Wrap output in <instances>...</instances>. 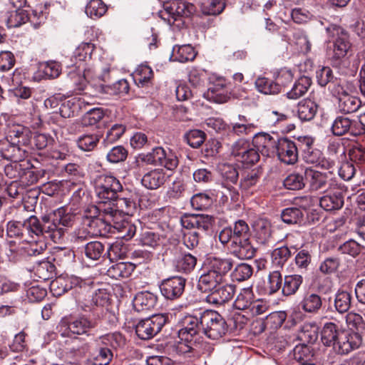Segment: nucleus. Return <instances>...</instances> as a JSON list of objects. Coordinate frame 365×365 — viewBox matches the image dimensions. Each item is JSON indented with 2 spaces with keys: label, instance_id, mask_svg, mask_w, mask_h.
Here are the masks:
<instances>
[{
  "label": "nucleus",
  "instance_id": "nucleus-51",
  "mask_svg": "<svg viewBox=\"0 0 365 365\" xmlns=\"http://www.w3.org/2000/svg\"><path fill=\"white\" fill-rule=\"evenodd\" d=\"M283 277L279 270L271 272L267 277V282L264 287V294L272 295L282 291Z\"/></svg>",
  "mask_w": 365,
  "mask_h": 365
},
{
  "label": "nucleus",
  "instance_id": "nucleus-9",
  "mask_svg": "<svg viewBox=\"0 0 365 365\" xmlns=\"http://www.w3.org/2000/svg\"><path fill=\"white\" fill-rule=\"evenodd\" d=\"M202 326V334L212 340L222 338L231 329L224 317L217 312L211 309H205Z\"/></svg>",
  "mask_w": 365,
  "mask_h": 365
},
{
  "label": "nucleus",
  "instance_id": "nucleus-48",
  "mask_svg": "<svg viewBox=\"0 0 365 365\" xmlns=\"http://www.w3.org/2000/svg\"><path fill=\"white\" fill-rule=\"evenodd\" d=\"M97 347L93 353V365H108L113 359V354L110 348L101 345V341L96 340Z\"/></svg>",
  "mask_w": 365,
  "mask_h": 365
},
{
  "label": "nucleus",
  "instance_id": "nucleus-31",
  "mask_svg": "<svg viewBox=\"0 0 365 365\" xmlns=\"http://www.w3.org/2000/svg\"><path fill=\"white\" fill-rule=\"evenodd\" d=\"M157 302L158 297L147 291L138 293L134 297L133 304L135 310L140 312L152 309Z\"/></svg>",
  "mask_w": 365,
  "mask_h": 365
},
{
  "label": "nucleus",
  "instance_id": "nucleus-38",
  "mask_svg": "<svg viewBox=\"0 0 365 365\" xmlns=\"http://www.w3.org/2000/svg\"><path fill=\"white\" fill-rule=\"evenodd\" d=\"M197 257L190 253H183L178 259L173 260L175 269L181 273L190 274L197 264Z\"/></svg>",
  "mask_w": 365,
  "mask_h": 365
},
{
  "label": "nucleus",
  "instance_id": "nucleus-33",
  "mask_svg": "<svg viewBox=\"0 0 365 365\" xmlns=\"http://www.w3.org/2000/svg\"><path fill=\"white\" fill-rule=\"evenodd\" d=\"M135 267V264L132 262H118L108 269L107 275L115 279L128 278L133 272Z\"/></svg>",
  "mask_w": 365,
  "mask_h": 365
},
{
  "label": "nucleus",
  "instance_id": "nucleus-42",
  "mask_svg": "<svg viewBox=\"0 0 365 365\" xmlns=\"http://www.w3.org/2000/svg\"><path fill=\"white\" fill-rule=\"evenodd\" d=\"M312 83L311 78L302 76L294 83L292 89L287 93L289 99L297 100L303 96Z\"/></svg>",
  "mask_w": 365,
  "mask_h": 365
},
{
  "label": "nucleus",
  "instance_id": "nucleus-59",
  "mask_svg": "<svg viewBox=\"0 0 365 365\" xmlns=\"http://www.w3.org/2000/svg\"><path fill=\"white\" fill-rule=\"evenodd\" d=\"M213 203L212 197L206 192H199L194 195L190 199V204L196 210H205Z\"/></svg>",
  "mask_w": 365,
  "mask_h": 365
},
{
  "label": "nucleus",
  "instance_id": "nucleus-61",
  "mask_svg": "<svg viewBox=\"0 0 365 365\" xmlns=\"http://www.w3.org/2000/svg\"><path fill=\"white\" fill-rule=\"evenodd\" d=\"M85 11L91 19L100 18L107 11V6L102 0H91L87 4Z\"/></svg>",
  "mask_w": 365,
  "mask_h": 365
},
{
  "label": "nucleus",
  "instance_id": "nucleus-10",
  "mask_svg": "<svg viewBox=\"0 0 365 365\" xmlns=\"http://www.w3.org/2000/svg\"><path fill=\"white\" fill-rule=\"evenodd\" d=\"M93 284V282L90 279H83L76 276L59 277L51 282L50 289L53 295L61 296L71 289L88 292Z\"/></svg>",
  "mask_w": 365,
  "mask_h": 365
},
{
  "label": "nucleus",
  "instance_id": "nucleus-47",
  "mask_svg": "<svg viewBox=\"0 0 365 365\" xmlns=\"http://www.w3.org/2000/svg\"><path fill=\"white\" fill-rule=\"evenodd\" d=\"M292 250L297 251V245L282 246L274 249L272 252V263L278 267H283L288 259L292 257Z\"/></svg>",
  "mask_w": 365,
  "mask_h": 365
},
{
  "label": "nucleus",
  "instance_id": "nucleus-32",
  "mask_svg": "<svg viewBox=\"0 0 365 365\" xmlns=\"http://www.w3.org/2000/svg\"><path fill=\"white\" fill-rule=\"evenodd\" d=\"M166 180L165 173L163 169H154L145 173L141 179L142 185L147 189L156 190Z\"/></svg>",
  "mask_w": 365,
  "mask_h": 365
},
{
  "label": "nucleus",
  "instance_id": "nucleus-43",
  "mask_svg": "<svg viewBox=\"0 0 365 365\" xmlns=\"http://www.w3.org/2000/svg\"><path fill=\"white\" fill-rule=\"evenodd\" d=\"M112 224V221L107 222L106 220L99 217L86 222L84 225L87 227L86 228L88 229L91 234L94 237L105 235L108 232H114V231H111Z\"/></svg>",
  "mask_w": 365,
  "mask_h": 365
},
{
  "label": "nucleus",
  "instance_id": "nucleus-12",
  "mask_svg": "<svg viewBox=\"0 0 365 365\" xmlns=\"http://www.w3.org/2000/svg\"><path fill=\"white\" fill-rule=\"evenodd\" d=\"M168 317L165 314H154L151 317L141 319L135 326L138 337L142 340H149L157 335L168 322Z\"/></svg>",
  "mask_w": 365,
  "mask_h": 365
},
{
  "label": "nucleus",
  "instance_id": "nucleus-64",
  "mask_svg": "<svg viewBox=\"0 0 365 365\" xmlns=\"http://www.w3.org/2000/svg\"><path fill=\"white\" fill-rule=\"evenodd\" d=\"M115 201L116 206L120 209L123 213L127 215H133L136 211L137 207L135 200L127 197L124 192L120 193Z\"/></svg>",
  "mask_w": 365,
  "mask_h": 365
},
{
  "label": "nucleus",
  "instance_id": "nucleus-55",
  "mask_svg": "<svg viewBox=\"0 0 365 365\" xmlns=\"http://www.w3.org/2000/svg\"><path fill=\"white\" fill-rule=\"evenodd\" d=\"M225 6V0H207L201 4L200 9L205 15L217 16L224 11Z\"/></svg>",
  "mask_w": 365,
  "mask_h": 365
},
{
  "label": "nucleus",
  "instance_id": "nucleus-14",
  "mask_svg": "<svg viewBox=\"0 0 365 365\" xmlns=\"http://www.w3.org/2000/svg\"><path fill=\"white\" fill-rule=\"evenodd\" d=\"M203 96L209 101L224 103L230 99L231 92L227 87L225 79L217 78L210 82L207 90Z\"/></svg>",
  "mask_w": 365,
  "mask_h": 365
},
{
  "label": "nucleus",
  "instance_id": "nucleus-62",
  "mask_svg": "<svg viewBox=\"0 0 365 365\" xmlns=\"http://www.w3.org/2000/svg\"><path fill=\"white\" fill-rule=\"evenodd\" d=\"M351 295L346 291H339L335 296L334 307L336 310L344 314L348 312L351 307Z\"/></svg>",
  "mask_w": 365,
  "mask_h": 365
},
{
  "label": "nucleus",
  "instance_id": "nucleus-49",
  "mask_svg": "<svg viewBox=\"0 0 365 365\" xmlns=\"http://www.w3.org/2000/svg\"><path fill=\"white\" fill-rule=\"evenodd\" d=\"M106 246L99 241H90L84 245L86 257L92 260H99L106 257Z\"/></svg>",
  "mask_w": 365,
  "mask_h": 365
},
{
  "label": "nucleus",
  "instance_id": "nucleus-53",
  "mask_svg": "<svg viewBox=\"0 0 365 365\" xmlns=\"http://www.w3.org/2000/svg\"><path fill=\"white\" fill-rule=\"evenodd\" d=\"M346 322L351 327V331L359 333L361 336L365 334V314L362 316L356 312H349L346 317Z\"/></svg>",
  "mask_w": 365,
  "mask_h": 365
},
{
  "label": "nucleus",
  "instance_id": "nucleus-1",
  "mask_svg": "<svg viewBox=\"0 0 365 365\" xmlns=\"http://www.w3.org/2000/svg\"><path fill=\"white\" fill-rule=\"evenodd\" d=\"M251 232L243 220H236L232 225L223 227L218 233L220 242L230 253L241 260L251 259L257 250L250 241Z\"/></svg>",
  "mask_w": 365,
  "mask_h": 365
},
{
  "label": "nucleus",
  "instance_id": "nucleus-35",
  "mask_svg": "<svg viewBox=\"0 0 365 365\" xmlns=\"http://www.w3.org/2000/svg\"><path fill=\"white\" fill-rule=\"evenodd\" d=\"M101 138L100 132L85 133L77 138L76 144L81 150L91 152L96 149Z\"/></svg>",
  "mask_w": 365,
  "mask_h": 365
},
{
  "label": "nucleus",
  "instance_id": "nucleus-26",
  "mask_svg": "<svg viewBox=\"0 0 365 365\" xmlns=\"http://www.w3.org/2000/svg\"><path fill=\"white\" fill-rule=\"evenodd\" d=\"M331 130L335 136H342L347 133L353 136L359 135L356 120L344 115H339L335 118Z\"/></svg>",
  "mask_w": 365,
  "mask_h": 365
},
{
  "label": "nucleus",
  "instance_id": "nucleus-24",
  "mask_svg": "<svg viewBox=\"0 0 365 365\" xmlns=\"http://www.w3.org/2000/svg\"><path fill=\"white\" fill-rule=\"evenodd\" d=\"M32 135L29 128L19 125L9 130L6 140L12 145H19L27 150L31 143Z\"/></svg>",
  "mask_w": 365,
  "mask_h": 365
},
{
  "label": "nucleus",
  "instance_id": "nucleus-45",
  "mask_svg": "<svg viewBox=\"0 0 365 365\" xmlns=\"http://www.w3.org/2000/svg\"><path fill=\"white\" fill-rule=\"evenodd\" d=\"M256 90L264 95L279 94V86L276 83L274 78L269 79L264 76H259L255 81Z\"/></svg>",
  "mask_w": 365,
  "mask_h": 365
},
{
  "label": "nucleus",
  "instance_id": "nucleus-16",
  "mask_svg": "<svg viewBox=\"0 0 365 365\" xmlns=\"http://www.w3.org/2000/svg\"><path fill=\"white\" fill-rule=\"evenodd\" d=\"M296 146L295 142L287 138H277L274 152H276L281 162L287 165H293L298 160Z\"/></svg>",
  "mask_w": 365,
  "mask_h": 365
},
{
  "label": "nucleus",
  "instance_id": "nucleus-63",
  "mask_svg": "<svg viewBox=\"0 0 365 365\" xmlns=\"http://www.w3.org/2000/svg\"><path fill=\"white\" fill-rule=\"evenodd\" d=\"M206 133L198 129L190 130L184 135V140L193 148H198L205 141Z\"/></svg>",
  "mask_w": 365,
  "mask_h": 365
},
{
  "label": "nucleus",
  "instance_id": "nucleus-4",
  "mask_svg": "<svg viewBox=\"0 0 365 365\" xmlns=\"http://www.w3.org/2000/svg\"><path fill=\"white\" fill-rule=\"evenodd\" d=\"M43 237L49 239L54 243H59L63 238L67 229L75 222V215L66 212L63 207L45 214L40 217Z\"/></svg>",
  "mask_w": 365,
  "mask_h": 365
},
{
  "label": "nucleus",
  "instance_id": "nucleus-57",
  "mask_svg": "<svg viewBox=\"0 0 365 365\" xmlns=\"http://www.w3.org/2000/svg\"><path fill=\"white\" fill-rule=\"evenodd\" d=\"M165 237L158 233L146 231L141 234L140 242L144 245L153 248L160 247L163 245Z\"/></svg>",
  "mask_w": 365,
  "mask_h": 365
},
{
  "label": "nucleus",
  "instance_id": "nucleus-19",
  "mask_svg": "<svg viewBox=\"0 0 365 365\" xmlns=\"http://www.w3.org/2000/svg\"><path fill=\"white\" fill-rule=\"evenodd\" d=\"M235 286L231 284H220L211 292H207L206 301L211 304L222 305L233 297Z\"/></svg>",
  "mask_w": 365,
  "mask_h": 365
},
{
  "label": "nucleus",
  "instance_id": "nucleus-21",
  "mask_svg": "<svg viewBox=\"0 0 365 365\" xmlns=\"http://www.w3.org/2000/svg\"><path fill=\"white\" fill-rule=\"evenodd\" d=\"M346 148L340 140H330L327 147L329 159L322 164V168L329 169L336 164H339L346 160Z\"/></svg>",
  "mask_w": 365,
  "mask_h": 365
},
{
  "label": "nucleus",
  "instance_id": "nucleus-56",
  "mask_svg": "<svg viewBox=\"0 0 365 365\" xmlns=\"http://www.w3.org/2000/svg\"><path fill=\"white\" fill-rule=\"evenodd\" d=\"M195 222L197 223L195 229L197 230V231L200 232L201 235L202 234L208 235L213 228L215 218L209 215H195Z\"/></svg>",
  "mask_w": 365,
  "mask_h": 365
},
{
  "label": "nucleus",
  "instance_id": "nucleus-28",
  "mask_svg": "<svg viewBox=\"0 0 365 365\" xmlns=\"http://www.w3.org/2000/svg\"><path fill=\"white\" fill-rule=\"evenodd\" d=\"M155 165L165 167L169 170H175L178 165L177 156L171 151L167 153L162 147L153 149Z\"/></svg>",
  "mask_w": 365,
  "mask_h": 365
},
{
  "label": "nucleus",
  "instance_id": "nucleus-18",
  "mask_svg": "<svg viewBox=\"0 0 365 365\" xmlns=\"http://www.w3.org/2000/svg\"><path fill=\"white\" fill-rule=\"evenodd\" d=\"M110 294L106 289H99L92 295L91 299L88 303H83L81 305V309L84 312H91L93 316L100 319L103 314V307L108 305Z\"/></svg>",
  "mask_w": 365,
  "mask_h": 365
},
{
  "label": "nucleus",
  "instance_id": "nucleus-54",
  "mask_svg": "<svg viewBox=\"0 0 365 365\" xmlns=\"http://www.w3.org/2000/svg\"><path fill=\"white\" fill-rule=\"evenodd\" d=\"M282 220L287 225L300 224L303 221L302 210L297 207H290L284 209L281 213Z\"/></svg>",
  "mask_w": 365,
  "mask_h": 365
},
{
  "label": "nucleus",
  "instance_id": "nucleus-30",
  "mask_svg": "<svg viewBox=\"0 0 365 365\" xmlns=\"http://www.w3.org/2000/svg\"><path fill=\"white\" fill-rule=\"evenodd\" d=\"M201 274L197 284V288L202 293L211 292L220 284H222L224 279L215 275L211 272L205 271L204 267L202 268Z\"/></svg>",
  "mask_w": 365,
  "mask_h": 365
},
{
  "label": "nucleus",
  "instance_id": "nucleus-8",
  "mask_svg": "<svg viewBox=\"0 0 365 365\" xmlns=\"http://www.w3.org/2000/svg\"><path fill=\"white\" fill-rule=\"evenodd\" d=\"M96 192L100 203L113 202L125 191L120 181L113 175H101L96 180Z\"/></svg>",
  "mask_w": 365,
  "mask_h": 365
},
{
  "label": "nucleus",
  "instance_id": "nucleus-2",
  "mask_svg": "<svg viewBox=\"0 0 365 365\" xmlns=\"http://www.w3.org/2000/svg\"><path fill=\"white\" fill-rule=\"evenodd\" d=\"M205 315V310H200L185 317L182 327L178 331L180 339L176 346L178 354L187 358H198L201 356V344L199 339L203 331Z\"/></svg>",
  "mask_w": 365,
  "mask_h": 365
},
{
  "label": "nucleus",
  "instance_id": "nucleus-6",
  "mask_svg": "<svg viewBox=\"0 0 365 365\" xmlns=\"http://www.w3.org/2000/svg\"><path fill=\"white\" fill-rule=\"evenodd\" d=\"M195 11V6L182 0H174L164 6V10L159 12L160 17L169 25L181 28L185 24L184 18H188Z\"/></svg>",
  "mask_w": 365,
  "mask_h": 365
},
{
  "label": "nucleus",
  "instance_id": "nucleus-20",
  "mask_svg": "<svg viewBox=\"0 0 365 365\" xmlns=\"http://www.w3.org/2000/svg\"><path fill=\"white\" fill-rule=\"evenodd\" d=\"M234 261L231 258L209 257L203 264L205 271L211 272L224 279L225 275L232 269Z\"/></svg>",
  "mask_w": 365,
  "mask_h": 365
},
{
  "label": "nucleus",
  "instance_id": "nucleus-36",
  "mask_svg": "<svg viewBox=\"0 0 365 365\" xmlns=\"http://www.w3.org/2000/svg\"><path fill=\"white\" fill-rule=\"evenodd\" d=\"M319 327L316 322H306L300 328L297 338L303 343L314 344L318 339Z\"/></svg>",
  "mask_w": 365,
  "mask_h": 365
},
{
  "label": "nucleus",
  "instance_id": "nucleus-17",
  "mask_svg": "<svg viewBox=\"0 0 365 365\" xmlns=\"http://www.w3.org/2000/svg\"><path fill=\"white\" fill-rule=\"evenodd\" d=\"M352 45L349 36L341 31V35L338 36L334 42L333 54L330 58L331 64L335 67H339L344 58L352 54Z\"/></svg>",
  "mask_w": 365,
  "mask_h": 365
},
{
  "label": "nucleus",
  "instance_id": "nucleus-25",
  "mask_svg": "<svg viewBox=\"0 0 365 365\" xmlns=\"http://www.w3.org/2000/svg\"><path fill=\"white\" fill-rule=\"evenodd\" d=\"M106 214L112 217V228L115 230L118 233V237L125 239V240H130L136 232V226L127 220L116 221L115 220V215L118 210L113 208H108L104 210Z\"/></svg>",
  "mask_w": 365,
  "mask_h": 365
},
{
  "label": "nucleus",
  "instance_id": "nucleus-34",
  "mask_svg": "<svg viewBox=\"0 0 365 365\" xmlns=\"http://www.w3.org/2000/svg\"><path fill=\"white\" fill-rule=\"evenodd\" d=\"M318 110V105L310 99H304L298 103L297 116L302 122L314 119Z\"/></svg>",
  "mask_w": 365,
  "mask_h": 365
},
{
  "label": "nucleus",
  "instance_id": "nucleus-52",
  "mask_svg": "<svg viewBox=\"0 0 365 365\" xmlns=\"http://www.w3.org/2000/svg\"><path fill=\"white\" fill-rule=\"evenodd\" d=\"M255 299V294L251 287L241 289L234 302V307L238 310L250 309Z\"/></svg>",
  "mask_w": 365,
  "mask_h": 365
},
{
  "label": "nucleus",
  "instance_id": "nucleus-15",
  "mask_svg": "<svg viewBox=\"0 0 365 365\" xmlns=\"http://www.w3.org/2000/svg\"><path fill=\"white\" fill-rule=\"evenodd\" d=\"M362 344V336L359 333H354L343 329L334 346V351L340 355L347 354L358 349Z\"/></svg>",
  "mask_w": 365,
  "mask_h": 365
},
{
  "label": "nucleus",
  "instance_id": "nucleus-22",
  "mask_svg": "<svg viewBox=\"0 0 365 365\" xmlns=\"http://www.w3.org/2000/svg\"><path fill=\"white\" fill-rule=\"evenodd\" d=\"M325 195L319 199V205L327 211L339 210L344 205V195L341 185L338 182L335 189L324 192Z\"/></svg>",
  "mask_w": 365,
  "mask_h": 365
},
{
  "label": "nucleus",
  "instance_id": "nucleus-7",
  "mask_svg": "<svg viewBox=\"0 0 365 365\" xmlns=\"http://www.w3.org/2000/svg\"><path fill=\"white\" fill-rule=\"evenodd\" d=\"M6 232L9 237H18L25 241L27 235L43 237L40 218L35 215L26 218L23 222L10 220L7 223Z\"/></svg>",
  "mask_w": 365,
  "mask_h": 365
},
{
  "label": "nucleus",
  "instance_id": "nucleus-13",
  "mask_svg": "<svg viewBox=\"0 0 365 365\" xmlns=\"http://www.w3.org/2000/svg\"><path fill=\"white\" fill-rule=\"evenodd\" d=\"M186 279L175 276L161 281L159 288L161 294L168 300L179 299L185 291Z\"/></svg>",
  "mask_w": 365,
  "mask_h": 365
},
{
  "label": "nucleus",
  "instance_id": "nucleus-44",
  "mask_svg": "<svg viewBox=\"0 0 365 365\" xmlns=\"http://www.w3.org/2000/svg\"><path fill=\"white\" fill-rule=\"evenodd\" d=\"M338 106L339 110L345 114L352 113L359 110L361 106V102L359 98L345 93L338 99Z\"/></svg>",
  "mask_w": 365,
  "mask_h": 365
},
{
  "label": "nucleus",
  "instance_id": "nucleus-58",
  "mask_svg": "<svg viewBox=\"0 0 365 365\" xmlns=\"http://www.w3.org/2000/svg\"><path fill=\"white\" fill-rule=\"evenodd\" d=\"M294 257L295 265L300 271H307L312 264V255L311 250L306 248L298 249Z\"/></svg>",
  "mask_w": 365,
  "mask_h": 365
},
{
  "label": "nucleus",
  "instance_id": "nucleus-46",
  "mask_svg": "<svg viewBox=\"0 0 365 365\" xmlns=\"http://www.w3.org/2000/svg\"><path fill=\"white\" fill-rule=\"evenodd\" d=\"M305 169L301 172H294L289 174L283 181L284 187L290 190H299L305 187Z\"/></svg>",
  "mask_w": 365,
  "mask_h": 365
},
{
  "label": "nucleus",
  "instance_id": "nucleus-39",
  "mask_svg": "<svg viewBox=\"0 0 365 365\" xmlns=\"http://www.w3.org/2000/svg\"><path fill=\"white\" fill-rule=\"evenodd\" d=\"M28 150L9 143L1 150V156L10 161H23L27 156Z\"/></svg>",
  "mask_w": 365,
  "mask_h": 365
},
{
  "label": "nucleus",
  "instance_id": "nucleus-23",
  "mask_svg": "<svg viewBox=\"0 0 365 365\" xmlns=\"http://www.w3.org/2000/svg\"><path fill=\"white\" fill-rule=\"evenodd\" d=\"M324 300L318 293L307 291L303 294L299 307L307 314H317L323 308Z\"/></svg>",
  "mask_w": 365,
  "mask_h": 365
},
{
  "label": "nucleus",
  "instance_id": "nucleus-11",
  "mask_svg": "<svg viewBox=\"0 0 365 365\" xmlns=\"http://www.w3.org/2000/svg\"><path fill=\"white\" fill-rule=\"evenodd\" d=\"M305 179L312 191L329 192L338 186V182L331 172L322 173L305 168Z\"/></svg>",
  "mask_w": 365,
  "mask_h": 365
},
{
  "label": "nucleus",
  "instance_id": "nucleus-29",
  "mask_svg": "<svg viewBox=\"0 0 365 365\" xmlns=\"http://www.w3.org/2000/svg\"><path fill=\"white\" fill-rule=\"evenodd\" d=\"M343 329H340L334 322H327L324 324L321 331V340L326 346H331L334 350V346L339 338Z\"/></svg>",
  "mask_w": 365,
  "mask_h": 365
},
{
  "label": "nucleus",
  "instance_id": "nucleus-40",
  "mask_svg": "<svg viewBox=\"0 0 365 365\" xmlns=\"http://www.w3.org/2000/svg\"><path fill=\"white\" fill-rule=\"evenodd\" d=\"M218 169L222 186L237 184L239 180V172L236 165L223 163L219 165Z\"/></svg>",
  "mask_w": 365,
  "mask_h": 365
},
{
  "label": "nucleus",
  "instance_id": "nucleus-50",
  "mask_svg": "<svg viewBox=\"0 0 365 365\" xmlns=\"http://www.w3.org/2000/svg\"><path fill=\"white\" fill-rule=\"evenodd\" d=\"M101 345L106 346L113 349L123 348L125 344V338L120 332L115 331L101 336L98 338Z\"/></svg>",
  "mask_w": 365,
  "mask_h": 365
},
{
  "label": "nucleus",
  "instance_id": "nucleus-27",
  "mask_svg": "<svg viewBox=\"0 0 365 365\" xmlns=\"http://www.w3.org/2000/svg\"><path fill=\"white\" fill-rule=\"evenodd\" d=\"M255 238L257 243L269 245L272 242V227L269 220L258 219L253 225Z\"/></svg>",
  "mask_w": 365,
  "mask_h": 365
},
{
  "label": "nucleus",
  "instance_id": "nucleus-37",
  "mask_svg": "<svg viewBox=\"0 0 365 365\" xmlns=\"http://www.w3.org/2000/svg\"><path fill=\"white\" fill-rule=\"evenodd\" d=\"M302 283L303 277L300 274L285 275L282 282V294L284 297L294 295Z\"/></svg>",
  "mask_w": 365,
  "mask_h": 365
},
{
  "label": "nucleus",
  "instance_id": "nucleus-60",
  "mask_svg": "<svg viewBox=\"0 0 365 365\" xmlns=\"http://www.w3.org/2000/svg\"><path fill=\"white\" fill-rule=\"evenodd\" d=\"M313 349L310 344L306 343L301 342L293 349L294 359L302 363H307L313 357Z\"/></svg>",
  "mask_w": 365,
  "mask_h": 365
},
{
  "label": "nucleus",
  "instance_id": "nucleus-3",
  "mask_svg": "<svg viewBox=\"0 0 365 365\" xmlns=\"http://www.w3.org/2000/svg\"><path fill=\"white\" fill-rule=\"evenodd\" d=\"M276 143L277 139L269 134L259 133L253 137L252 144L244 138L236 141L232 146L231 154L237 161L249 167L259 160V153L266 156H269L270 152L274 153Z\"/></svg>",
  "mask_w": 365,
  "mask_h": 365
},
{
  "label": "nucleus",
  "instance_id": "nucleus-5",
  "mask_svg": "<svg viewBox=\"0 0 365 365\" xmlns=\"http://www.w3.org/2000/svg\"><path fill=\"white\" fill-rule=\"evenodd\" d=\"M98 319L94 317L91 319L86 315H80L77 317H63L58 326V331L62 336L71 337L73 335H87L88 332L98 325Z\"/></svg>",
  "mask_w": 365,
  "mask_h": 365
},
{
  "label": "nucleus",
  "instance_id": "nucleus-41",
  "mask_svg": "<svg viewBox=\"0 0 365 365\" xmlns=\"http://www.w3.org/2000/svg\"><path fill=\"white\" fill-rule=\"evenodd\" d=\"M153 71L147 65H140L133 73V80L138 87H149L153 85Z\"/></svg>",
  "mask_w": 365,
  "mask_h": 365
}]
</instances>
